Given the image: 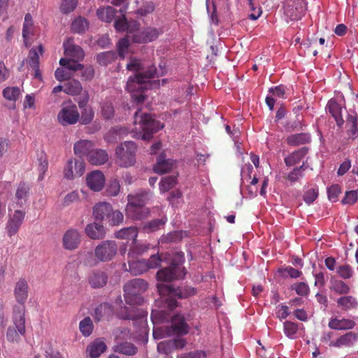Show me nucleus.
Listing matches in <instances>:
<instances>
[{
  "label": "nucleus",
  "mask_w": 358,
  "mask_h": 358,
  "mask_svg": "<svg viewBox=\"0 0 358 358\" xmlns=\"http://www.w3.org/2000/svg\"><path fill=\"white\" fill-rule=\"evenodd\" d=\"M157 289L160 298L155 301L156 308L151 313L154 338L187 334L189 327L184 315L180 313L173 314L172 312L178 306L176 298L187 299L192 296L196 294V289L189 286L174 287L159 283Z\"/></svg>",
  "instance_id": "1"
},
{
  "label": "nucleus",
  "mask_w": 358,
  "mask_h": 358,
  "mask_svg": "<svg viewBox=\"0 0 358 358\" xmlns=\"http://www.w3.org/2000/svg\"><path fill=\"white\" fill-rule=\"evenodd\" d=\"M148 283L141 278H135L127 282L124 286V297L127 304L122 306V299L121 296H118L115 299V304L120 306L117 311V316L123 320H140L141 322L145 320L148 313L134 307L136 305H141L143 302L142 294L147 290Z\"/></svg>",
  "instance_id": "2"
},
{
  "label": "nucleus",
  "mask_w": 358,
  "mask_h": 358,
  "mask_svg": "<svg viewBox=\"0 0 358 358\" xmlns=\"http://www.w3.org/2000/svg\"><path fill=\"white\" fill-rule=\"evenodd\" d=\"M127 69L134 72L135 75L129 78L126 89L135 102L142 103L145 99L144 90L150 85L149 79L162 76V70L157 71L155 66H148L145 62L135 57H130L127 64Z\"/></svg>",
  "instance_id": "3"
},
{
  "label": "nucleus",
  "mask_w": 358,
  "mask_h": 358,
  "mask_svg": "<svg viewBox=\"0 0 358 358\" xmlns=\"http://www.w3.org/2000/svg\"><path fill=\"white\" fill-rule=\"evenodd\" d=\"M162 260L166 261L169 266L167 268L161 269L157 273V279L160 282H171L177 279H182L186 275V270L182 264L185 261L184 253L182 252H171L162 255H151L146 261L148 270L157 268L160 266Z\"/></svg>",
  "instance_id": "4"
},
{
  "label": "nucleus",
  "mask_w": 358,
  "mask_h": 358,
  "mask_svg": "<svg viewBox=\"0 0 358 358\" xmlns=\"http://www.w3.org/2000/svg\"><path fill=\"white\" fill-rule=\"evenodd\" d=\"M64 54L66 58H61L59 64L66 66L70 70L77 71L83 67V65L79 62L83 60L85 57V52L82 48L73 43L72 38H68L63 44Z\"/></svg>",
  "instance_id": "5"
},
{
  "label": "nucleus",
  "mask_w": 358,
  "mask_h": 358,
  "mask_svg": "<svg viewBox=\"0 0 358 358\" xmlns=\"http://www.w3.org/2000/svg\"><path fill=\"white\" fill-rule=\"evenodd\" d=\"M140 125L141 137L143 140L149 141L152 138V134L164 127V124L156 121L150 114L142 113L138 109L134 115V124Z\"/></svg>",
  "instance_id": "6"
},
{
  "label": "nucleus",
  "mask_w": 358,
  "mask_h": 358,
  "mask_svg": "<svg viewBox=\"0 0 358 358\" xmlns=\"http://www.w3.org/2000/svg\"><path fill=\"white\" fill-rule=\"evenodd\" d=\"M24 307H15L13 310V324L15 327H9L6 331V339L10 343H18L20 336H24L26 332Z\"/></svg>",
  "instance_id": "7"
},
{
  "label": "nucleus",
  "mask_w": 358,
  "mask_h": 358,
  "mask_svg": "<svg viewBox=\"0 0 358 358\" xmlns=\"http://www.w3.org/2000/svg\"><path fill=\"white\" fill-rule=\"evenodd\" d=\"M136 151L137 145L134 142L124 141L122 143L115 149L117 164L124 168L134 165Z\"/></svg>",
  "instance_id": "8"
},
{
  "label": "nucleus",
  "mask_w": 358,
  "mask_h": 358,
  "mask_svg": "<svg viewBox=\"0 0 358 358\" xmlns=\"http://www.w3.org/2000/svg\"><path fill=\"white\" fill-rule=\"evenodd\" d=\"M284 13L291 20L301 19L307 10L305 0H284Z\"/></svg>",
  "instance_id": "9"
},
{
  "label": "nucleus",
  "mask_w": 358,
  "mask_h": 358,
  "mask_svg": "<svg viewBox=\"0 0 358 358\" xmlns=\"http://www.w3.org/2000/svg\"><path fill=\"white\" fill-rule=\"evenodd\" d=\"M117 246L114 241H104L96 245L94 256L101 262H107L116 255Z\"/></svg>",
  "instance_id": "10"
},
{
  "label": "nucleus",
  "mask_w": 358,
  "mask_h": 358,
  "mask_svg": "<svg viewBox=\"0 0 358 358\" xmlns=\"http://www.w3.org/2000/svg\"><path fill=\"white\" fill-rule=\"evenodd\" d=\"M85 170V164L80 159H70L64 169V177L68 180H73L83 175Z\"/></svg>",
  "instance_id": "11"
},
{
  "label": "nucleus",
  "mask_w": 358,
  "mask_h": 358,
  "mask_svg": "<svg viewBox=\"0 0 358 358\" xmlns=\"http://www.w3.org/2000/svg\"><path fill=\"white\" fill-rule=\"evenodd\" d=\"M78 118L79 113L77 108L72 104L64 106L57 115L59 122L64 126L76 123Z\"/></svg>",
  "instance_id": "12"
},
{
  "label": "nucleus",
  "mask_w": 358,
  "mask_h": 358,
  "mask_svg": "<svg viewBox=\"0 0 358 358\" xmlns=\"http://www.w3.org/2000/svg\"><path fill=\"white\" fill-rule=\"evenodd\" d=\"M163 33L162 28L148 27L134 34L132 41L137 43H146L156 40Z\"/></svg>",
  "instance_id": "13"
},
{
  "label": "nucleus",
  "mask_w": 358,
  "mask_h": 358,
  "mask_svg": "<svg viewBox=\"0 0 358 358\" xmlns=\"http://www.w3.org/2000/svg\"><path fill=\"white\" fill-rule=\"evenodd\" d=\"M80 242L81 234L76 229H69L63 235V247L67 250H73L78 248Z\"/></svg>",
  "instance_id": "14"
},
{
  "label": "nucleus",
  "mask_w": 358,
  "mask_h": 358,
  "mask_svg": "<svg viewBox=\"0 0 358 358\" xmlns=\"http://www.w3.org/2000/svg\"><path fill=\"white\" fill-rule=\"evenodd\" d=\"M24 216L25 212L20 210H16L14 213L10 216L6 227L8 236L11 237L17 233L23 222Z\"/></svg>",
  "instance_id": "15"
},
{
  "label": "nucleus",
  "mask_w": 358,
  "mask_h": 358,
  "mask_svg": "<svg viewBox=\"0 0 358 358\" xmlns=\"http://www.w3.org/2000/svg\"><path fill=\"white\" fill-rule=\"evenodd\" d=\"M108 280V274L99 269H93L89 273L87 276L88 283L93 289L103 287L107 284Z\"/></svg>",
  "instance_id": "16"
},
{
  "label": "nucleus",
  "mask_w": 358,
  "mask_h": 358,
  "mask_svg": "<svg viewBox=\"0 0 358 358\" xmlns=\"http://www.w3.org/2000/svg\"><path fill=\"white\" fill-rule=\"evenodd\" d=\"M357 339V334L353 331H349L340 336L334 341H331L329 343V346L336 348H349L353 346Z\"/></svg>",
  "instance_id": "17"
},
{
  "label": "nucleus",
  "mask_w": 358,
  "mask_h": 358,
  "mask_svg": "<svg viewBox=\"0 0 358 358\" xmlns=\"http://www.w3.org/2000/svg\"><path fill=\"white\" fill-rule=\"evenodd\" d=\"M127 216L134 220H141L146 218L150 214V210L145 206H134V203L131 201L126 206Z\"/></svg>",
  "instance_id": "18"
},
{
  "label": "nucleus",
  "mask_w": 358,
  "mask_h": 358,
  "mask_svg": "<svg viewBox=\"0 0 358 358\" xmlns=\"http://www.w3.org/2000/svg\"><path fill=\"white\" fill-rule=\"evenodd\" d=\"M87 185L88 187L94 191H100L105 183V177L100 171H93L87 176Z\"/></svg>",
  "instance_id": "19"
},
{
  "label": "nucleus",
  "mask_w": 358,
  "mask_h": 358,
  "mask_svg": "<svg viewBox=\"0 0 358 358\" xmlns=\"http://www.w3.org/2000/svg\"><path fill=\"white\" fill-rule=\"evenodd\" d=\"M29 286L24 278H20L15 284L14 289V296L17 303L24 307V304L28 298Z\"/></svg>",
  "instance_id": "20"
},
{
  "label": "nucleus",
  "mask_w": 358,
  "mask_h": 358,
  "mask_svg": "<svg viewBox=\"0 0 358 358\" xmlns=\"http://www.w3.org/2000/svg\"><path fill=\"white\" fill-rule=\"evenodd\" d=\"M107 349L103 338H99L91 342L86 348L87 356L90 358H98Z\"/></svg>",
  "instance_id": "21"
},
{
  "label": "nucleus",
  "mask_w": 358,
  "mask_h": 358,
  "mask_svg": "<svg viewBox=\"0 0 358 358\" xmlns=\"http://www.w3.org/2000/svg\"><path fill=\"white\" fill-rule=\"evenodd\" d=\"M343 106L341 103H338L336 99H330L326 106L327 111L334 118L338 127H341L344 120L342 117Z\"/></svg>",
  "instance_id": "22"
},
{
  "label": "nucleus",
  "mask_w": 358,
  "mask_h": 358,
  "mask_svg": "<svg viewBox=\"0 0 358 358\" xmlns=\"http://www.w3.org/2000/svg\"><path fill=\"white\" fill-rule=\"evenodd\" d=\"M139 23L137 21H127L125 17L123 15L122 17L115 20L114 27L117 31L127 33H132L139 28Z\"/></svg>",
  "instance_id": "23"
},
{
  "label": "nucleus",
  "mask_w": 358,
  "mask_h": 358,
  "mask_svg": "<svg viewBox=\"0 0 358 358\" xmlns=\"http://www.w3.org/2000/svg\"><path fill=\"white\" fill-rule=\"evenodd\" d=\"M152 197V193L149 190H141L136 194H130L127 196V203L131 201L134 203V206H145Z\"/></svg>",
  "instance_id": "24"
},
{
  "label": "nucleus",
  "mask_w": 358,
  "mask_h": 358,
  "mask_svg": "<svg viewBox=\"0 0 358 358\" xmlns=\"http://www.w3.org/2000/svg\"><path fill=\"white\" fill-rule=\"evenodd\" d=\"M85 232L89 238L94 240L101 239L106 235L104 227L96 222L87 224Z\"/></svg>",
  "instance_id": "25"
},
{
  "label": "nucleus",
  "mask_w": 358,
  "mask_h": 358,
  "mask_svg": "<svg viewBox=\"0 0 358 358\" xmlns=\"http://www.w3.org/2000/svg\"><path fill=\"white\" fill-rule=\"evenodd\" d=\"M36 28L34 25L32 17L31 14L25 15L24 21L22 28V37L24 43L27 47L29 45V40L31 36L35 35Z\"/></svg>",
  "instance_id": "26"
},
{
  "label": "nucleus",
  "mask_w": 358,
  "mask_h": 358,
  "mask_svg": "<svg viewBox=\"0 0 358 358\" xmlns=\"http://www.w3.org/2000/svg\"><path fill=\"white\" fill-rule=\"evenodd\" d=\"M173 161L166 159L164 154H160L155 165L154 166V171L158 174H164L170 171L173 167Z\"/></svg>",
  "instance_id": "27"
},
{
  "label": "nucleus",
  "mask_w": 358,
  "mask_h": 358,
  "mask_svg": "<svg viewBox=\"0 0 358 358\" xmlns=\"http://www.w3.org/2000/svg\"><path fill=\"white\" fill-rule=\"evenodd\" d=\"M112 212V206L107 202H100L93 207V216L96 220H103L108 218Z\"/></svg>",
  "instance_id": "28"
},
{
  "label": "nucleus",
  "mask_w": 358,
  "mask_h": 358,
  "mask_svg": "<svg viewBox=\"0 0 358 358\" xmlns=\"http://www.w3.org/2000/svg\"><path fill=\"white\" fill-rule=\"evenodd\" d=\"M87 159L92 165H101L108 159V155L106 150L101 149H92L89 153Z\"/></svg>",
  "instance_id": "29"
},
{
  "label": "nucleus",
  "mask_w": 358,
  "mask_h": 358,
  "mask_svg": "<svg viewBox=\"0 0 358 358\" xmlns=\"http://www.w3.org/2000/svg\"><path fill=\"white\" fill-rule=\"evenodd\" d=\"M329 289L339 295H346L350 292V288L346 282L335 278H331L330 280Z\"/></svg>",
  "instance_id": "30"
},
{
  "label": "nucleus",
  "mask_w": 358,
  "mask_h": 358,
  "mask_svg": "<svg viewBox=\"0 0 358 358\" xmlns=\"http://www.w3.org/2000/svg\"><path fill=\"white\" fill-rule=\"evenodd\" d=\"M328 326L331 329L335 330H348L352 329L355 326V322L349 319L331 318L328 324Z\"/></svg>",
  "instance_id": "31"
},
{
  "label": "nucleus",
  "mask_w": 358,
  "mask_h": 358,
  "mask_svg": "<svg viewBox=\"0 0 358 358\" xmlns=\"http://www.w3.org/2000/svg\"><path fill=\"white\" fill-rule=\"evenodd\" d=\"M113 350L115 352L127 356L134 355L137 352V348L133 343L124 341L116 343Z\"/></svg>",
  "instance_id": "32"
},
{
  "label": "nucleus",
  "mask_w": 358,
  "mask_h": 358,
  "mask_svg": "<svg viewBox=\"0 0 358 358\" xmlns=\"http://www.w3.org/2000/svg\"><path fill=\"white\" fill-rule=\"evenodd\" d=\"M113 308L108 303H103L99 305L94 310V319L100 321L103 319H108L113 315Z\"/></svg>",
  "instance_id": "33"
},
{
  "label": "nucleus",
  "mask_w": 358,
  "mask_h": 358,
  "mask_svg": "<svg viewBox=\"0 0 358 358\" xmlns=\"http://www.w3.org/2000/svg\"><path fill=\"white\" fill-rule=\"evenodd\" d=\"M94 147L92 141L88 140H80L74 144V153L80 157L89 156Z\"/></svg>",
  "instance_id": "34"
},
{
  "label": "nucleus",
  "mask_w": 358,
  "mask_h": 358,
  "mask_svg": "<svg viewBox=\"0 0 358 358\" xmlns=\"http://www.w3.org/2000/svg\"><path fill=\"white\" fill-rule=\"evenodd\" d=\"M308 148L303 147L285 158V163L287 166H292L299 163L307 154Z\"/></svg>",
  "instance_id": "35"
},
{
  "label": "nucleus",
  "mask_w": 358,
  "mask_h": 358,
  "mask_svg": "<svg viewBox=\"0 0 358 358\" xmlns=\"http://www.w3.org/2000/svg\"><path fill=\"white\" fill-rule=\"evenodd\" d=\"M310 135L308 133H299L290 135L287 138V143L292 146H299L310 142Z\"/></svg>",
  "instance_id": "36"
},
{
  "label": "nucleus",
  "mask_w": 358,
  "mask_h": 358,
  "mask_svg": "<svg viewBox=\"0 0 358 358\" xmlns=\"http://www.w3.org/2000/svg\"><path fill=\"white\" fill-rule=\"evenodd\" d=\"M138 229L136 227H129L123 228L119 231H117L115 234V236L117 238L120 239H126V240H132L133 242L136 241V238L138 236Z\"/></svg>",
  "instance_id": "37"
},
{
  "label": "nucleus",
  "mask_w": 358,
  "mask_h": 358,
  "mask_svg": "<svg viewBox=\"0 0 358 358\" xmlns=\"http://www.w3.org/2000/svg\"><path fill=\"white\" fill-rule=\"evenodd\" d=\"M129 271L134 275H138L148 271L147 262L144 259L129 261Z\"/></svg>",
  "instance_id": "38"
},
{
  "label": "nucleus",
  "mask_w": 358,
  "mask_h": 358,
  "mask_svg": "<svg viewBox=\"0 0 358 358\" xmlns=\"http://www.w3.org/2000/svg\"><path fill=\"white\" fill-rule=\"evenodd\" d=\"M336 303L338 307L345 310L356 308L358 306L357 299L354 296L349 295L338 298Z\"/></svg>",
  "instance_id": "39"
},
{
  "label": "nucleus",
  "mask_w": 358,
  "mask_h": 358,
  "mask_svg": "<svg viewBox=\"0 0 358 358\" xmlns=\"http://www.w3.org/2000/svg\"><path fill=\"white\" fill-rule=\"evenodd\" d=\"M43 52V46L41 45H38V50L36 48H31L29 50L28 57H27V64L31 69H38L39 68V55Z\"/></svg>",
  "instance_id": "40"
},
{
  "label": "nucleus",
  "mask_w": 358,
  "mask_h": 358,
  "mask_svg": "<svg viewBox=\"0 0 358 358\" xmlns=\"http://www.w3.org/2000/svg\"><path fill=\"white\" fill-rule=\"evenodd\" d=\"M29 193V187L24 182H21L16 190L15 198L17 203L22 206L27 201Z\"/></svg>",
  "instance_id": "41"
},
{
  "label": "nucleus",
  "mask_w": 358,
  "mask_h": 358,
  "mask_svg": "<svg viewBox=\"0 0 358 358\" xmlns=\"http://www.w3.org/2000/svg\"><path fill=\"white\" fill-rule=\"evenodd\" d=\"M299 326L298 324L286 321L283 324V331L285 336L290 339H296L298 337Z\"/></svg>",
  "instance_id": "42"
},
{
  "label": "nucleus",
  "mask_w": 358,
  "mask_h": 358,
  "mask_svg": "<svg viewBox=\"0 0 358 358\" xmlns=\"http://www.w3.org/2000/svg\"><path fill=\"white\" fill-rule=\"evenodd\" d=\"M96 13L101 20L106 22H110L115 17L116 10L111 6H107L98 9Z\"/></svg>",
  "instance_id": "43"
},
{
  "label": "nucleus",
  "mask_w": 358,
  "mask_h": 358,
  "mask_svg": "<svg viewBox=\"0 0 358 358\" xmlns=\"http://www.w3.org/2000/svg\"><path fill=\"white\" fill-rule=\"evenodd\" d=\"M20 94L21 91L18 87H7L2 91L3 96L14 103L18 99Z\"/></svg>",
  "instance_id": "44"
},
{
  "label": "nucleus",
  "mask_w": 358,
  "mask_h": 358,
  "mask_svg": "<svg viewBox=\"0 0 358 358\" xmlns=\"http://www.w3.org/2000/svg\"><path fill=\"white\" fill-rule=\"evenodd\" d=\"M336 273L343 280L350 279L355 275L354 268L347 264L338 266L336 268Z\"/></svg>",
  "instance_id": "45"
},
{
  "label": "nucleus",
  "mask_w": 358,
  "mask_h": 358,
  "mask_svg": "<svg viewBox=\"0 0 358 358\" xmlns=\"http://www.w3.org/2000/svg\"><path fill=\"white\" fill-rule=\"evenodd\" d=\"M166 218L155 219L146 222L143 226V230L146 232L157 231L166 222Z\"/></svg>",
  "instance_id": "46"
},
{
  "label": "nucleus",
  "mask_w": 358,
  "mask_h": 358,
  "mask_svg": "<svg viewBox=\"0 0 358 358\" xmlns=\"http://www.w3.org/2000/svg\"><path fill=\"white\" fill-rule=\"evenodd\" d=\"M82 90V86L78 80H73L64 85V92L70 95L78 94Z\"/></svg>",
  "instance_id": "47"
},
{
  "label": "nucleus",
  "mask_w": 358,
  "mask_h": 358,
  "mask_svg": "<svg viewBox=\"0 0 358 358\" xmlns=\"http://www.w3.org/2000/svg\"><path fill=\"white\" fill-rule=\"evenodd\" d=\"M88 22L86 19L78 17L75 19L71 24V29L73 31L82 34L88 29Z\"/></svg>",
  "instance_id": "48"
},
{
  "label": "nucleus",
  "mask_w": 358,
  "mask_h": 358,
  "mask_svg": "<svg viewBox=\"0 0 358 358\" xmlns=\"http://www.w3.org/2000/svg\"><path fill=\"white\" fill-rule=\"evenodd\" d=\"M79 329L84 336H89L93 330V324L91 319L87 317L81 320L79 324Z\"/></svg>",
  "instance_id": "49"
},
{
  "label": "nucleus",
  "mask_w": 358,
  "mask_h": 358,
  "mask_svg": "<svg viewBox=\"0 0 358 358\" xmlns=\"http://www.w3.org/2000/svg\"><path fill=\"white\" fill-rule=\"evenodd\" d=\"M129 36L121 38L117 43V48L118 51V55L122 59L125 58L128 54V50L129 47Z\"/></svg>",
  "instance_id": "50"
},
{
  "label": "nucleus",
  "mask_w": 358,
  "mask_h": 358,
  "mask_svg": "<svg viewBox=\"0 0 358 358\" xmlns=\"http://www.w3.org/2000/svg\"><path fill=\"white\" fill-rule=\"evenodd\" d=\"M307 168L303 163L301 166L294 168L287 176V179L291 182H295L303 177V171Z\"/></svg>",
  "instance_id": "51"
},
{
  "label": "nucleus",
  "mask_w": 358,
  "mask_h": 358,
  "mask_svg": "<svg viewBox=\"0 0 358 358\" xmlns=\"http://www.w3.org/2000/svg\"><path fill=\"white\" fill-rule=\"evenodd\" d=\"M174 341L171 340L164 341L158 343L157 350L159 353L169 355L174 350Z\"/></svg>",
  "instance_id": "52"
},
{
  "label": "nucleus",
  "mask_w": 358,
  "mask_h": 358,
  "mask_svg": "<svg viewBox=\"0 0 358 358\" xmlns=\"http://www.w3.org/2000/svg\"><path fill=\"white\" fill-rule=\"evenodd\" d=\"M83 264L89 267L96 266L99 261L92 252H83L81 254Z\"/></svg>",
  "instance_id": "53"
},
{
  "label": "nucleus",
  "mask_w": 358,
  "mask_h": 358,
  "mask_svg": "<svg viewBox=\"0 0 358 358\" xmlns=\"http://www.w3.org/2000/svg\"><path fill=\"white\" fill-rule=\"evenodd\" d=\"M64 68H58L55 73V78L59 81H63L69 79L73 76L72 72H75L73 70H70L66 66H63Z\"/></svg>",
  "instance_id": "54"
},
{
  "label": "nucleus",
  "mask_w": 358,
  "mask_h": 358,
  "mask_svg": "<svg viewBox=\"0 0 358 358\" xmlns=\"http://www.w3.org/2000/svg\"><path fill=\"white\" fill-rule=\"evenodd\" d=\"M176 182V178L174 176H168L163 178L159 182V189L162 192H165L171 189Z\"/></svg>",
  "instance_id": "55"
},
{
  "label": "nucleus",
  "mask_w": 358,
  "mask_h": 358,
  "mask_svg": "<svg viewBox=\"0 0 358 358\" xmlns=\"http://www.w3.org/2000/svg\"><path fill=\"white\" fill-rule=\"evenodd\" d=\"M108 223L111 226H117L121 224L124 220V215L120 210H113L108 216Z\"/></svg>",
  "instance_id": "56"
},
{
  "label": "nucleus",
  "mask_w": 358,
  "mask_h": 358,
  "mask_svg": "<svg viewBox=\"0 0 358 358\" xmlns=\"http://www.w3.org/2000/svg\"><path fill=\"white\" fill-rule=\"evenodd\" d=\"M155 8V6L152 1H145L142 6L136 11L137 15L141 16H146L152 13Z\"/></svg>",
  "instance_id": "57"
},
{
  "label": "nucleus",
  "mask_w": 358,
  "mask_h": 358,
  "mask_svg": "<svg viewBox=\"0 0 358 358\" xmlns=\"http://www.w3.org/2000/svg\"><path fill=\"white\" fill-rule=\"evenodd\" d=\"M291 289L294 290L296 293L301 296H306L309 293V286L306 282H296L291 286Z\"/></svg>",
  "instance_id": "58"
},
{
  "label": "nucleus",
  "mask_w": 358,
  "mask_h": 358,
  "mask_svg": "<svg viewBox=\"0 0 358 358\" xmlns=\"http://www.w3.org/2000/svg\"><path fill=\"white\" fill-rule=\"evenodd\" d=\"M120 191V185L117 179L110 181L106 187V193L108 196H115Z\"/></svg>",
  "instance_id": "59"
},
{
  "label": "nucleus",
  "mask_w": 358,
  "mask_h": 358,
  "mask_svg": "<svg viewBox=\"0 0 358 358\" xmlns=\"http://www.w3.org/2000/svg\"><path fill=\"white\" fill-rule=\"evenodd\" d=\"M115 342L118 343L122 341H127L130 338L131 334L129 330L125 327H120L117 329L115 332Z\"/></svg>",
  "instance_id": "60"
},
{
  "label": "nucleus",
  "mask_w": 358,
  "mask_h": 358,
  "mask_svg": "<svg viewBox=\"0 0 358 358\" xmlns=\"http://www.w3.org/2000/svg\"><path fill=\"white\" fill-rule=\"evenodd\" d=\"M115 57V53L112 51L104 52L97 55V60L101 65H107L111 62Z\"/></svg>",
  "instance_id": "61"
},
{
  "label": "nucleus",
  "mask_w": 358,
  "mask_h": 358,
  "mask_svg": "<svg viewBox=\"0 0 358 358\" xmlns=\"http://www.w3.org/2000/svg\"><path fill=\"white\" fill-rule=\"evenodd\" d=\"M94 118V111L90 107L82 109L80 122L83 124H87L92 122Z\"/></svg>",
  "instance_id": "62"
},
{
  "label": "nucleus",
  "mask_w": 358,
  "mask_h": 358,
  "mask_svg": "<svg viewBox=\"0 0 358 358\" xmlns=\"http://www.w3.org/2000/svg\"><path fill=\"white\" fill-rule=\"evenodd\" d=\"M318 196V190L314 188L308 189L303 196V201L308 205L312 204Z\"/></svg>",
  "instance_id": "63"
},
{
  "label": "nucleus",
  "mask_w": 358,
  "mask_h": 358,
  "mask_svg": "<svg viewBox=\"0 0 358 358\" xmlns=\"http://www.w3.org/2000/svg\"><path fill=\"white\" fill-rule=\"evenodd\" d=\"M78 4V0H62L61 10L64 13H69L73 11Z\"/></svg>",
  "instance_id": "64"
}]
</instances>
